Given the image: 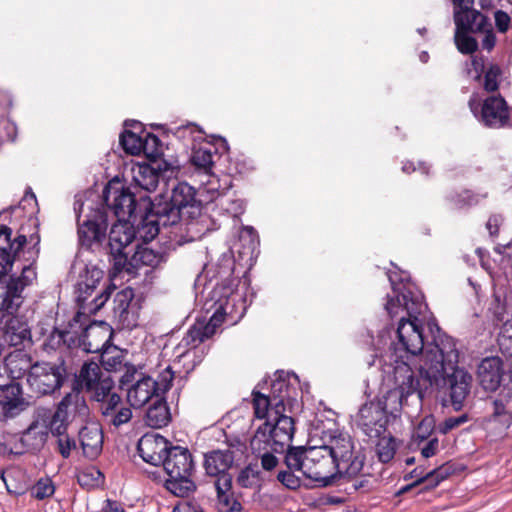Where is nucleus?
I'll return each instance as SVG.
<instances>
[{
	"label": "nucleus",
	"instance_id": "obj_1",
	"mask_svg": "<svg viewBox=\"0 0 512 512\" xmlns=\"http://www.w3.org/2000/svg\"><path fill=\"white\" fill-rule=\"evenodd\" d=\"M459 351L455 340L448 335L434 337V347L426 350L419 362L420 379L405 362L394 369V389L388 397H395L400 404L409 395L416 393L421 401L429 389H435L449 397L455 410L463 407L470 393L472 376L458 367Z\"/></svg>",
	"mask_w": 512,
	"mask_h": 512
},
{
	"label": "nucleus",
	"instance_id": "obj_2",
	"mask_svg": "<svg viewBox=\"0 0 512 512\" xmlns=\"http://www.w3.org/2000/svg\"><path fill=\"white\" fill-rule=\"evenodd\" d=\"M427 308L423 295L404 287L395 297H389L385 309L391 318L398 317L399 324L396 335L397 341L393 342V350L396 355L395 365L389 381L394 383L393 373L398 363L404 362L409 355L416 356L422 352L421 357L427 349L434 347V337L445 335L435 323H428L432 334V342L429 344L423 332L422 324L418 318ZM405 363L409 365L406 361ZM394 387L391 389L393 390Z\"/></svg>",
	"mask_w": 512,
	"mask_h": 512
},
{
	"label": "nucleus",
	"instance_id": "obj_3",
	"mask_svg": "<svg viewBox=\"0 0 512 512\" xmlns=\"http://www.w3.org/2000/svg\"><path fill=\"white\" fill-rule=\"evenodd\" d=\"M151 206L163 226H172L171 234L179 244L198 240L212 229L211 218L203 212L196 189L186 182L176 184L169 197H161Z\"/></svg>",
	"mask_w": 512,
	"mask_h": 512
},
{
	"label": "nucleus",
	"instance_id": "obj_4",
	"mask_svg": "<svg viewBox=\"0 0 512 512\" xmlns=\"http://www.w3.org/2000/svg\"><path fill=\"white\" fill-rule=\"evenodd\" d=\"M288 384L277 380L272 385L273 397L260 392H253L254 414L259 419H266L259 426L251 439L252 451H263L272 447V451L282 453L286 447L290 449L295 426L292 417L285 415V397Z\"/></svg>",
	"mask_w": 512,
	"mask_h": 512
},
{
	"label": "nucleus",
	"instance_id": "obj_5",
	"mask_svg": "<svg viewBox=\"0 0 512 512\" xmlns=\"http://www.w3.org/2000/svg\"><path fill=\"white\" fill-rule=\"evenodd\" d=\"M211 299L214 300L216 308L210 320H197L183 337L181 345L196 348L198 344L210 338L226 318L235 323L243 317L245 308L241 295L235 291L234 280L217 284L211 292Z\"/></svg>",
	"mask_w": 512,
	"mask_h": 512
},
{
	"label": "nucleus",
	"instance_id": "obj_6",
	"mask_svg": "<svg viewBox=\"0 0 512 512\" xmlns=\"http://www.w3.org/2000/svg\"><path fill=\"white\" fill-rule=\"evenodd\" d=\"M285 464L321 487L330 486L341 479L333 458L323 445L292 447L286 452Z\"/></svg>",
	"mask_w": 512,
	"mask_h": 512
},
{
	"label": "nucleus",
	"instance_id": "obj_7",
	"mask_svg": "<svg viewBox=\"0 0 512 512\" xmlns=\"http://www.w3.org/2000/svg\"><path fill=\"white\" fill-rule=\"evenodd\" d=\"M161 465L168 475L165 487L172 494L178 497H187L195 490V484L190 479L194 462L187 448L170 446Z\"/></svg>",
	"mask_w": 512,
	"mask_h": 512
},
{
	"label": "nucleus",
	"instance_id": "obj_8",
	"mask_svg": "<svg viewBox=\"0 0 512 512\" xmlns=\"http://www.w3.org/2000/svg\"><path fill=\"white\" fill-rule=\"evenodd\" d=\"M323 446L334 460L341 478H355L363 469L364 456L355 449L354 441L348 433L331 431Z\"/></svg>",
	"mask_w": 512,
	"mask_h": 512
},
{
	"label": "nucleus",
	"instance_id": "obj_9",
	"mask_svg": "<svg viewBox=\"0 0 512 512\" xmlns=\"http://www.w3.org/2000/svg\"><path fill=\"white\" fill-rule=\"evenodd\" d=\"M78 220V238L81 246L91 248L99 245L106 237L107 213L100 204H85L80 199L74 202Z\"/></svg>",
	"mask_w": 512,
	"mask_h": 512
},
{
	"label": "nucleus",
	"instance_id": "obj_10",
	"mask_svg": "<svg viewBox=\"0 0 512 512\" xmlns=\"http://www.w3.org/2000/svg\"><path fill=\"white\" fill-rule=\"evenodd\" d=\"M81 278L76 289V300L79 307L77 318L81 315L96 314L104 306L114 290V287L111 288L109 285L90 300V297L97 288V284L103 278V271L93 267L87 269L85 275L81 276Z\"/></svg>",
	"mask_w": 512,
	"mask_h": 512
},
{
	"label": "nucleus",
	"instance_id": "obj_11",
	"mask_svg": "<svg viewBox=\"0 0 512 512\" xmlns=\"http://www.w3.org/2000/svg\"><path fill=\"white\" fill-rule=\"evenodd\" d=\"M113 389V379L102 371L101 366L97 362L87 361L75 375L72 393L80 396V392L85 391L92 399H103Z\"/></svg>",
	"mask_w": 512,
	"mask_h": 512
},
{
	"label": "nucleus",
	"instance_id": "obj_12",
	"mask_svg": "<svg viewBox=\"0 0 512 512\" xmlns=\"http://www.w3.org/2000/svg\"><path fill=\"white\" fill-rule=\"evenodd\" d=\"M469 107L474 116L485 127L501 129L511 126V112L506 100L501 95H491L482 104L475 98L469 100Z\"/></svg>",
	"mask_w": 512,
	"mask_h": 512
},
{
	"label": "nucleus",
	"instance_id": "obj_13",
	"mask_svg": "<svg viewBox=\"0 0 512 512\" xmlns=\"http://www.w3.org/2000/svg\"><path fill=\"white\" fill-rule=\"evenodd\" d=\"M36 279L35 269L29 265L22 269L21 276H7L0 278V305L10 313L18 310L23 303L22 292L24 288Z\"/></svg>",
	"mask_w": 512,
	"mask_h": 512
},
{
	"label": "nucleus",
	"instance_id": "obj_14",
	"mask_svg": "<svg viewBox=\"0 0 512 512\" xmlns=\"http://www.w3.org/2000/svg\"><path fill=\"white\" fill-rule=\"evenodd\" d=\"M386 402L378 399L365 403L358 412L357 425L369 438H379L386 431Z\"/></svg>",
	"mask_w": 512,
	"mask_h": 512
},
{
	"label": "nucleus",
	"instance_id": "obj_15",
	"mask_svg": "<svg viewBox=\"0 0 512 512\" xmlns=\"http://www.w3.org/2000/svg\"><path fill=\"white\" fill-rule=\"evenodd\" d=\"M103 200L118 220H126L136 209L133 193L118 180H112L107 184L103 191Z\"/></svg>",
	"mask_w": 512,
	"mask_h": 512
},
{
	"label": "nucleus",
	"instance_id": "obj_16",
	"mask_svg": "<svg viewBox=\"0 0 512 512\" xmlns=\"http://www.w3.org/2000/svg\"><path fill=\"white\" fill-rule=\"evenodd\" d=\"M62 379L60 369L48 363L34 364L27 375L30 388L41 395L50 394L58 389Z\"/></svg>",
	"mask_w": 512,
	"mask_h": 512
},
{
	"label": "nucleus",
	"instance_id": "obj_17",
	"mask_svg": "<svg viewBox=\"0 0 512 512\" xmlns=\"http://www.w3.org/2000/svg\"><path fill=\"white\" fill-rule=\"evenodd\" d=\"M71 407H74V409H77L79 411L87 409L83 397L79 396L77 393L67 394L60 401L56 410L54 411L49 420L48 427L53 436H61L67 434V418L69 414V409Z\"/></svg>",
	"mask_w": 512,
	"mask_h": 512
},
{
	"label": "nucleus",
	"instance_id": "obj_18",
	"mask_svg": "<svg viewBox=\"0 0 512 512\" xmlns=\"http://www.w3.org/2000/svg\"><path fill=\"white\" fill-rule=\"evenodd\" d=\"M170 446L167 439L160 434L147 433L139 439L137 450L145 462L158 466L164 461Z\"/></svg>",
	"mask_w": 512,
	"mask_h": 512
},
{
	"label": "nucleus",
	"instance_id": "obj_19",
	"mask_svg": "<svg viewBox=\"0 0 512 512\" xmlns=\"http://www.w3.org/2000/svg\"><path fill=\"white\" fill-rule=\"evenodd\" d=\"M29 403L23 396L19 383L0 390V421L13 419L26 410Z\"/></svg>",
	"mask_w": 512,
	"mask_h": 512
},
{
	"label": "nucleus",
	"instance_id": "obj_20",
	"mask_svg": "<svg viewBox=\"0 0 512 512\" xmlns=\"http://www.w3.org/2000/svg\"><path fill=\"white\" fill-rule=\"evenodd\" d=\"M94 400L101 403L100 410L108 423L115 427H119L130 421L132 411L129 407L122 404L120 395L114 392V389L109 390L103 399Z\"/></svg>",
	"mask_w": 512,
	"mask_h": 512
},
{
	"label": "nucleus",
	"instance_id": "obj_21",
	"mask_svg": "<svg viewBox=\"0 0 512 512\" xmlns=\"http://www.w3.org/2000/svg\"><path fill=\"white\" fill-rule=\"evenodd\" d=\"M12 230L7 226L0 228V278L11 270L16 254L26 244V237L19 235L11 239Z\"/></svg>",
	"mask_w": 512,
	"mask_h": 512
},
{
	"label": "nucleus",
	"instance_id": "obj_22",
	"mask_svg": "<svg viewBox=\"0 0 512 512\" xmlns=\"http://www.w3.org/2000/svg\"><path fill=\"white\" fill-rule=\"evenodd\" d=\"M504 373L503 361L497 356L486 357L478 365L477 376L485 391H496L501 385Z\"/></svg>",
	"mask_w": 512,
	"mask_h": 512
},
{
	"label": "nucleus",
	"instance_id": "obj_23",
	"mask_svg": "<svg viewBox=\"0 0 512 512\" xmlns=\"http://www.w3.org/2000/svg\"><path fill=\"white\" fill-rule=\"evenodd\" d=\"M489 401L491 412L487 421L508 429L512 425V388H503L496 396L490 397Z\"/></svg>",
	"mask_w": 512,
	"mask_h": 512
},
{
	"label": "nucleus",
	"instance_id": "obj_24",
	"mask_svg": "<svg viewBox=\"0 0 512 512\" xmlns=\"http://www.w3.org/2000/svg\"><path fill=\"white\" fill-rule=\"evenodd\" d=\"M233 462L234 453L229 449L208 452L204 457L206 475L213 478V481L220 480L224 475L226 477H232L229 473V469L232 467Z\"/></svg>",
	"mask_w": 512,
	"mask_h": 512
},
{
	"label": "nucleus",
	"instance_id": "obj_25",
	"mask_svg": "<svg viewBox=\"0 0 512 512\" xmlns=\"http://www.w3.org/2000/svg\"><path fill=\"white\" fill-rule=\"evenodd\" d=\"M154 397H159V387L150 376H141L127 389V400L134 408L143 407Z\"/></svg>",
	"mask_w": 512,
	"mask_h": 512
},
{
	"label": "nucleus",
	"instance_id": "obj_26",
	"mask_svg": "<svg viewBox=\"0 0 512 512\" xmlns=\"http://www.w3.org/2000/svg\"><path fill=\"white\" fill-rule=\"evenodd\" d=\"M233 477H222L214 480L213 486L216 490L217 512H242V504L235 498L232 490Z\"/></svg>",
	"mask_w": 512,
	"mask_h": 512
},
{
	"label": "nucleus",
	"instance_id": "obj_27",
	"mask_svg": "<svg viewBox=\"0 0 512 512\" xmlns=\"http://www.w3.org/2000/svg\"><path fill=\"white\" fill-rule=\"evenodd\" d=\"M454 22L457 28L470 32H482L491 26L488 18L474 9H454Z\"/></svg>",
	"mask_w": 512,
	"mask_h": 512
},
{
	"label": "nucleus",
	"instance_id": "obj_28",
	"mask_svg": "<svg viewBox=\"0 0 512 512\" xmlns=\"http://www.w3.org/2000/svg\"><path fill=\"white\" fill-rule=\"evenodd\" d=\"M79 441L87 458L95 459L102 451L103 434L96 424L83 427L79 431Z\"/></svg>",
	"mask_w": 512,
	"mask_h": 512
},
{
	"label": "nucleus",
	"instance_id": "obj_29",
	"mask_svg": "<svg viewBox=\"0 0 512 512\" xmlns=\"http://www.w3.org/2000/svg\"><path fill=\"white\" fill-rule=\"evenodd\" d=\"M135 238L136 231L134 227L126 220H118L117 223L112 225L109 233L110 251L129 249Z\"/></svg>",
	"mask_w": 512,
	"mask_h": 512
},
{
	"label": "nucleus",
	"instance_id": "obj_30",
	"mask_svg": "<svg viewBox=\"0 0 512 512\" xmlns=\"http://www.w3.org/2000/svg\"><path fill=\"white\" fill-rule=\"evenodd\" d=\"M108 341L107 331L103 323L90 324L82 336L83 349L88 353H98L102 351Z\"/></svg>",
	"mask_w": 512,
	"mask_h": 512
},
{
	"label": "nucleus",
	"instance_id": "obj_31",
	"mask_svg": "<svg viewBox=\"0 0 512 512\" xmlns=\"http://www.w3.org/2000/svg\"><path fill=\"white\" fill-rule=\"evenodd\" d=\"M3 366L13 381L23 377L26 373L29 374L33 365L26 353L17 350L5 357Z\"/></svg>",
	"mask_w": 512,
	"mask_h": 512
},
{
	"label": "nucleus",
	"instance_id": "obj_32",
	"mask_svg": "<svg viewBox=\"0 0 512 512\" xmlns=\"http://www.w3.org/2000/svg\"><path fill=\"white\" fill-rule=\"evenodd\" d=\"M133 182L139 188L152 192L159 182V173L148 164H138L132 168Z\"/></svg>",
	"mask_w": 512,
	"mask_h": 512
},
{
	"label": "nucleus",
	"instance_id": "obj_33",
	"mask_svg": "<svg viewBox=\"0 0 512 512\" xmlns=\"http://www.w3.org/2000/svg\"><path fill=\"white\" fill-rule=\"evenodd\" d=\"M170 421V411L166 402L157 397L154 404L150 406L146 413V422L154 428L166 426Z\"/></svg>",
	"mask_w": 512,
	"mask_h": 512
},
{
	"label": "nucleus",
	"instance_id": "obj_34",
	"mask_svg": "<svg viewBox=\"0 0 512 512\" xmlns=\"http://www.w3.org/2000/svg\"><path fill=\"white\" fill-rule=\"evenodd\" d=\"M489 311L493 314L497 322H503L507 314V288L504 286H495L493 299L489 306Z\"/></svg>",
	"mask_w": 512,
	"mask_h": 512
},
{
	"label": "nucleus",
	"instance_id": "obj_35",
	"mask_svg": "<svg viewBox=\"0 0 512 512\" xmlns=\"http://www.w3.org/2000/svg\"><path fill=\"white\" fill-rule=\"evenodd\" d=\"M133 251L132 248L121 249L120 251H110L111 262L115 273L126 272L133 274L136 272L135 261L132 257L129 259V254Z\"/></svg>",
	"mask_w": 512,
	"mask_h": 512
},
{
	"label": "nucleus",
	"instance_id": "obj_36",
	"mask_svg": "<svg viewBox=\"0 0 512 512\" xmlns=\"http://www.w3.org/2000/svg\"><path fill=\"white\" fill-rule=\"evenodd\" d=\"M449 475L448 468L440 467L438 469H434L428 472L425 476L416 480L413 484L407 485L402 488L401 492H406L410 490L412 487L425 484L423 489H433L437 487L443 480H445Z\"/></svg>",
	"mask_w": 512,
	"mask_h": 512
},
{
	"label": "nucleus",
	"instance_id": "obj_37",
	"mask_svg": "<svg viewBox=\"0 0 512 512\" xmlns=\"http://www.w3.org/2000/svg\"><path fill=\"white\" fill-rule=\"evenodd\" d=\"M77 481L81 487L93 489L104 483V475L97 467L88 466L78 472Z\"/></svg>",
	"mask_w": 512,
	"mask_h": 512
},
{
	"label": "nucleus",
	"instance_id": "obj_38",
	"mask_svg": "<svg viewBox=\"0 0 512 512\" xmlns=\"http://www.w3.org/2000/svg\"><path fill=\"white\" fill-rule=\"evenodd\" d=\"M398 447L397 440L391 435L380 436L376 444V452L381 462L387 463L391 461Z\"/></svg>",
	"mask_w": 512,
	"mask_h": 512
},
{
	"label": "nucleus",
	"instance_id": "obj_39",
	"mask_svg": "<svg viewBox=\"0 0 512 512\" xmlns=\"http://www.w3.org/2000/svg\"><path fill=\"white\" fill-rule=\"evenodd\" d=\"M25 478V473L19 468H10L6 471H3L1 474V479L6 485V488L9 492L14 494H23L27 489V484L24 481L23 483L13 484L12 482L16 479Z\"/></svg>",
	"mask_w": 512,
	"mask_h": 512
},
{
	"label": "nucleus",
	"instance_id": "obj_40",
	"mask_svg": "<svg viewBox=\"0 0 512 512\" xmlns=\"http://www.w3.org/2000/svg\"><path fill=\"white\" fill-rule=\"evenodd\" d=\"M136 246L137 250H135L132 255V260L135 261L136 269L139 265L157 267L161 263V255L155 253L149 248H142L139 247V245Z\"/></svg>",
	"mask_w": 512,
	"mask_h": 512
},
{
	"label": "nucleus",
	"instance_id": "obj_41",
	"mask_svg": "<svg viewBox=\"0 0 512 512\" xmlns=\"http://www.w3.org/2000/svg\"><path fill=\"white\" fill-rule=\"evenodd\" d=\"M154 219L146 218L143 221V224L138 231L136 232V236L138 235L144 242H148L153 240L160 232L161 228H168L169 226H163L158 221V215H156L153 211Z\"/></svg>",
	"mask_w": 512,
	"mask_h": 512
},
{
	"label": "nucleus",
	"instance_id": "obj_42",
	"mask_svg": "<svg viewBox=\"0 0 512 512\" xmlns=\"http://www.w3.org/2000/svg\"><path fill=\"white\" fill-rule=\"evenodd\" d=\"M260 482V471L254 465L244 467L237 476V484L242 488H256Z\"/></svg>",
	"mask_w": 512,
	"mask_h": 512
},
{
	"label": "nucleus",
	"instance_id": "obj_43",
	"mask_svg": "<svg viewBox=\"0 0 512 512\" xmlns=\"http://www.w3.org/2000/svg\"><path fill=\"white\" fill-rule=\"evenodd\" d=\"M55 489V485L51 478L41 477L33 486H31L30 495L37 500H44L52 497L55 493Z\"/></svg>",
	"mask_w": 512,
	"mask_h": 512
},
{
	"label": "nucleus",
	"instance_id": "obj_44",
	"mask_svg": "<svg viewBox=\"0 0 512 512\" xmlns=\"http://www.w3.org/2000/svg\"><path fill=\"white\" fill-rule=\"evenodd\" d=\"M486 197L487 194H475L469 190H464L452 196L450 200L456 209H463L479 204Z\"/></svg>",
	"mask_w": 512,
	"mask_h": 512
},
{
	"label": "nucleus",
	"instance_id": "obj_45",
	"mask_svg": "<svg viewBox=\"0 0 512 512\" xmlns=\"http://www.w3.org/2000/svg\"><path fill=\"white\" fill-rule=\"evenodd\" d=\"M143 137L132 131L126 130L120 136V143L123 149L131 155H139L143 151Z\"/></svg>",
	"mask_w": 512,
	"mask_h": 512
},
{
	"label": "nucleus",
	"instance_id": "obj_46",
	"mask_svg": "<svg viewBox=\"0 0 512 512\" xmlns=\"http://www.w3.org/2000/svg\"><path fill=\"white\" fill-rule=\"evenodd\" d=\"M435 429V419L432 415L425 416L415 428L412 440L414 443L420 444L428 440Z\"/></svg>",
	"mask_w": 512,
	"mask_h": 512
},
{
	"label": "nucleus",
	"instance_id": "obj_47",
	"mask_svg": "<svg viewBox=\"0 0 512 512\" xmlns=\"http://www.w3.org/2000/svg\"><path fill=\"white\" fill-rule=\"evenodd\" d=\"M455 43L458 50L464 54H471L477 50L478 43L472 36L468 35V31L456 27Z\"/></svg>",
	"mask_w": 512,
	"mask_h": 512
},
{
	"label": "nucleus",
	"instance_id": "obj_48",
	"mask_svg": "<svg viewBox=\"0 0 512 512\" xmlns=\"http://www.w3.org/2000/svg\"><path fill=\"white\" fill-rule=\"evenodd\" d=\"M497 341L501 352L512 357V319L503 323Z\"/></svg>",
	"mask_w": 512,
	"mask_h": 512
},
{
	"label": "nucleus",
	"instance_id": "obj_49",
	"mask_svg": "<svg viewBox=\"0 0 512 512\" xmlns=\"http://www.w3.org/2000/svg\"><path fill=\"white\" fill-rule=\"evenodd\" d=\"M191 162L198 169L208 173L213 167V154L205 148L195 149L191 156Z\"/></svg>",
	"mask_w": 512,
	"mask_h": 512
},
{
	"label": "nucleus",
	"instance_id": "obj_50",
	"mask_svg": "<svg viewBox=\"0 0 512 512\" xmlns=\"http://www.w3.org/2000/svg\"><path fill=\"white\" fill-rule=\"evenodd\" d=\"M133 296V290L130 288L123 289L116 293L114 298L115 312L118 313L120 316H123L125 313H127Z\"/></svg>",
	"mask_w": 512,
	"mask_h": 512
},
{
	"label": "nucleus",
	"instance_id": "obj_51",
	"mask_svg": "<svg viewBox=\"0 0 512 512\" xmlns=\"http://www.w3.org/2000/svg\"><path fill=\"white\" fill-rule=\"evenodd\" d=\"M295 472L298 471L287 467V470L279 471L277 480L286 488L296 490L301 486L302 480L300 476L295 474Z\"/></svg>",
	"mask_w": 512,
	"mask_h": 512
},
{
	"label": "nucleus",
	"instance_id": "obj_52",
	"mask_svg": "<svg viewBox=\"0 0 512 512\" xmlns=\"http://www.w3.org/2000/svg\"><path fill=\"white\" fill-rule=\"evenodd\" d=\"M501 75V69L497 65H491L485 73L484 89L488 92H494L499 88L498 78Z\"/></svg>",
	"mask_w": 512,
	"mask_h": 512
},
{
	"label": "nucleus",
	"instance_id": "obj_53",
	"mask_svg": "<svg viewBox=\"0 0 512 512\" xmlns=\"http://www.w3.org/2000/svg\"><path fill=\"white\" fill-rule=\"evenodd\" d=\"M143 153L149 157H157L161 153L160 140L157 136L147 133L142 139Z\"/></svg>",
	"mask_w": 512,
	"mask_h": 512
},
{
	"label": "nucleus",
	"instance_id": "obj_54",
	"mask_svg": "<svg viewBox=\"0 0 512 512\" xmlns=\"http://www.w3.org/2000/svg\"><path fill=\"white\" fill-rule=\"evenodd\" d=\"M254 454L258 455L261 458V466L266 471H272L278 465V459L273 454L272 447H267L263 449V451H253Z\"/></svg>",
	"mask_w": 512,
	"mask_h": 512
},
{
	"label": "nucleus",
	"instance_id": "obj_55",
	"mask_svg": "<svg viewBox=\"0 0 512 512\" xmlns=\"http://www.w3.org/2000/svg\"><path fill=\"white\" fill-rule=\"evenodd\" d=\"M56 439V448L57 451L61 454L63 458H68L71 454V451L75 449L76 443L74 439L68 436V434H64L61 436H55Z\"/></svg>",
	"mask_w": 512,
	"mask_h": 512
},
{
	"label": "nucleus",
	"instance_id": "obj_56",
	"mask_svg": "<svg viewBox=\"0 0 512 512\" xmlns=\"http://www.w3.org/2000/svg\"><path fill=\"white\" fill-rule=\"evenodd\" d=\"M101 364L107 371H119L123 366V359L119 354L110 355L105 352L101 355Z\"/></svg>",
	"mask_w": 512,
	"mask_h": 512
},
{
	"label": "nucleus",
	"instance_id": "obj_57",
	"mask_svg": "<svg viewBox=\"0 0 512 512\" xmlns=\"http://www.w3.org/2000/svg\"><path fill=\"white\" fill-rule=\"evenodd\" d=\"M173 379L174 372L172 371L171 367L168 366L159 374L158 379L155 380L157 386L159 387V395L170 389Z\"/></svg>",
	"mask_w": 512,
	"mask_h": 512
},
{
	"label": "nucleus",
	"instance_id": "obj_58",
	"mask_svg": "<svg viewBox=\"0 0 512 512\" xmlns=\"http://www.w3.org/2000/svg\"><path fill=\"white\" fill-rule=\"evenodd\" d=\"M467 421L466 415H461L459 417H450L447 418L440 426L439 431L442 434H446L452 429L460 426L461 424L465 423Z\"/></svg>",
	"mask_w": 512,
	"mask_h": 512
},
{
	"label": "nucleus",
	"instance_id": "obj_59",
	"mask_svg": "<svg viewBox=\"0 0 512 512\" xmlns=\"http://www.w3.org/2000/svg\"><path fill=\"white\" fill-rule=\"evenodd\" d=\"M494 19L499 32L505 33L509 29L511 18L505 11L497 10L494 13Z\"/></svg>",
	"mask_w": 512,
	"mask_h": 512
},
{
	"label": "nucleus",
	"instance_id": "obj_60",
	"mask_svg": "<svg viewBox=\"0 0 512 512\" xmlns=\"http://www.w3.org/2000/svg\"><path fill=\"white\" fill-rule=\"evenodd\" d=\"M244 208V202L239 199L227 202V204L224 207L226 212L232 215L233 217H238L239 215H241L244 212Z\"/></svg>",
	"mask_w": 512,
	"mask_h": 512
},
{
	"label": "nucleus",
	"instance_id": "obj_61",
	"mask_svg": "<svg viewBox=\"0 0 512 512\" xmlns=\"http://www.w3.org/2000/svg\"><path fill=\"white\" fill-rule=\"evenodd\" d=\"M439 448V441L436 437L428 439L427 443L421 448V454L424 458L434 456Z\"/></svg>",
	"mask_w": 512,
	"mask_h": 512
},
{
	"label": "nucleus",
	"instance_id": "obj_62",
	"mask_svg": "<svg viewBox=\"0 0 512 512\" xmlns=\"http://www.w3.org/2000/svg\"><path fill=\"white\" fill-rule=\"evenodd\" d=\"M482 32L485 33L484 38L482 39V46L486 50H491L495 46L496 37L491 29V26Z\"/></svg>",
	"mask_w": 512,
	"mask_h": 512
},
{
	"label": "nucleus",
	"instance_id": "obj_63",
	"mask_svg": "<svg viewBox=\"0 0 512 512\" xmlns=\"http://www.w3.org/2000/svg\"><path fill=\"white\" fill-rule=\"evenodd\" d=\"M503 219L500 215H492L487 223L486 228L488 229L490 235H496L498 233V228L502 223Z\"/></svg>",
	"mask_w": 512,
	"mask_h": 512
},
{
	"label": "nucleus",
	"instance_id": "obj_64",
	"mask_svg": "<svg viewBox=\"0 0 512 512\" xmlns=\"http://www.w3.org/2000/svg\"><path fill=\"white\" fill-rule=\"evenodd\" d=\"M103 512H125L119 501L107 499L102 506Z\"/></svg>",
	"mask_w": 512,
	"mask_h": 512
}]
</instances>
